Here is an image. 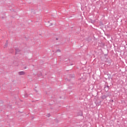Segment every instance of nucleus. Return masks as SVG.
I'll return each mask as SVG.
<instances>
[{
    "label": "nucleus",
    "mask_w": 127,
    "mask_h": 127,
    "mask_svg": "<svg viewBox=\"0 0 127 127\" xmlns=\"http://www.w3.org/2000/svg\"><path fill=\"white\" fill-rule=\"evenodd\" d=\"M109 86L108 85H105L104 87V90L105 91V92H108L109 91Z\"/></svg>",
    "instance_id": "nucleus-1"
},
{
    "label": "nucleus",
    "mask_w": 127,
    "mask_h": 127,
    "mask_svg": "<svg viewBox=\"0 0 127 127\" xmlns=\"http://www.w3.org/2000/svg\"><path fill=\"white\" fill-rule=\"evenodd\" d=\"M18 75H24L25 74V72L24 71H19L18 72Z\"/></svg>",
    "instance_id": "nucleus-2"
},
{
    "label": "nucleus",
    "mask_w": 127,
    "mask_h": 127,
    "mask_svg": "<svg viewBox=\"0 0 127 127\" xmlns=\"http://www.w3.org/2000/svg\"><path fill=\"white\" fill-rule=\"evenodd\" d=\"M77 116H80V117H82V116H83V112L81 111H79Z\"/></svg>",
    "instance_id": "nucleus-3"
},
{
    "label": "nucleus",
    "mask_w": 127,
    "mask_h": 127,
    "mask_svg": "<svg viewBox=\"0 0 127 127\" xmlns=\"http://www.w3.org/2000/svg\"><path fill=\"white\" fill-rule=\"evenodd\" d=\"M107 95H103L101 96V98L102 99V100H105V99H107Z\"/></svg>",
    "instance_id": "nucleus-4"
},
{
    "label": "nucleus",
    "mask_w": 127,
    "mask_h": 127,
    "mask_svg": "<svg viewBox=\"0 0 127 127\" xmlns=\"http://www.w3.org/2000/svg\"><path fill=\"white\" fill-rule=\"evenodd\" d=\"M106 96L108 98V97H111V96H112V94H111V92H109L107 94V95H106Z\"/></svg>",
    "instance_id": "nucleus-5"
},
{
    "label": "nucleus",
    "mask_w": 127,
    "mask_h": 127,
    "mask_svg": "<svg viewBox=\"0 0 127 127\" xmlns=\"http://www.w3.org/2000/svg\"><path fill=\"white\" fill-rule=\"evenodd\" d=\"M95 104H96V106L99 107L101 105V101L99 103H98L97 102H95Z\"/></svg>",
    "instance_id": "nucleus-6"
},
{
    "label": "nucleus",
    "mask_w": 127,
    "mask_h": 127,
    "mask_svg": "<svg viewBox=\"0 0 127 127\" xmlns=\"http://www.w3.org/2000/svg\"><path fill=\"white\" fill-rule=\"evenodd\" d=\"M8 43H7V42H6L4 45V48H5V47H7V45H8Z\"/></svg>",
    "instance_id": "nucleus-7"
},
{
    "label": "nucleus",
    "mask_w": 127,
    "mask_h": 127,
    "mask_svg": "<svg viewBox=\"0 0 127 127\" xmlns=\"http://www.w3.org/2000/svg\"><path fill=\"white\" fill-rule=\"evenodd\" d=\"M56 52H61V51L60 50V49H58Z\"/></svg>",
    "instance_id": "nucleus-8"
},
{
    "label": "nucleus",
    "mask_w": 127,
    "mask_h": 127,
    "mask_svg": "<svg viewBox=\"0 0 127 127\" xmlns=\"http://www.w3.org/2000/svg\"><path fill=\"white\" fill-rule=\"evenodd\" d=\"M17 52H19V50L16 49V53H17Z\"/></svg>",
    "instance_id": "nucleus-9"
},
{
    "label": "nucleus",
    "mask_w": 127,
    "mask_h": 127,
    "mask_svg": "<svg viewBox=\"0 0 127 127\" xmlns=\"http://www.w3.org/2000/svg\"><path fill=\"white\" fill-rule=\"evenodd\" d=\"M56 40H60V39L58 38H56Z\"/></svg>",
    "instance_id": "nucleus-10"
},
{
    "label": "nucleus",
    "mask_w": 127,
    "mask_h": 127,
    "mask_svg": "<svg viewBox=\"0 0 127 127\" xmlns=\"http://www.w3.org/2000/svg\"><path fill=\"white\" fill-rule=\"evenodd\" d=\"M48 117V118H49L50 117V115L48 114V116H47Z\"/></svg>",
    "instance_id": "nucleus-11"
},
{
    "label": "nucleus",
    "mask_w": 127,
    "mask_h": 127,
    "mask_svg": "<svg viewBox=\"0 0 127 127\" xmlns=\"http://www.w3.org/2000/svg\"><path fill=\"white\" fill-rule=\"evenodd\" d=\"M111 103H113L114 100H111Z\"/></svg>",
    "instance_id": "nucleus-12"
},
{
    "label": "nucleus",
    "mask_w": 127,
    "mask_h": 127,
    "mask_svg": "<svg viewBox=\"0 0 127 127\" xmlns=\"http://www.w3.org/2000/svg\"><path fill=\"white\" fill-rule=\"evenodd\" d=\"M24 69H26V66L24 67Z\"/></svg>",
    "instance_id": "nucleus-13"
},
{
    "label": "nucleus",
    "mask_w": 127,
    "mask_h": 127,
    "mask_svg": "<svg viewBox=\"0 0 127 127\" xmlns=\"http://www.w3.org/2000/svg\"><path fill=\"white\" fill-rule=\"evenodd\" d=\"M68 80V79H65V81H67Z\"/></svg>",
    "instance_id": "nucleus-14"
},
{
    "label": "nucleus",
    "mask_w": 127,
    "mask_h": 127,
    "mask_svg": "<svg viewBox=\"0 0 127 127\" xmlns=\"http://www.w3.org/2000/svg\"><path fill=\"white\" fill-rule=\"evenodd\" d=\"M52 25V24H51V25Z\"/></svg>",
    "instance_id": "nucleus-15"
}]
</instances>
